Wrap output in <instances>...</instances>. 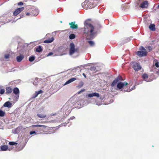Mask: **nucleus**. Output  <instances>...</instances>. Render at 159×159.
<instances>
[{
  "label": "nucleus",
  "mask_w": 159,
  "mask_h": 159,
  "mask_svg": "<svg viewBox=\"0 0 159 159\" xmlns=\"http://www.w3.org/2000/svg\"><path fill=\"white\" fill-rule=\"evenodd\" d=\"M84 33L87 34L86 37L87 39H93L95 36L96 32L94 30V27L90 23L88 20H86L84 23Z\"/></svg>",
  "instance_id": "f257e3e1"
},
{
  "label": "nucleus",
  "mask_w": 159,
  "mask_h": 159,
  "mask_svg": "<svg viewBox=\"0 0 159 159\" xmlns=\"http://www.w3.org/2000/svg\"><path fill=\"white\" fill-rule=\"evenodd\" d=\"M79 49L78 48H75L74 43H71L69 45V54L72 55L75 52H78Z\"/></svg>",
  "instance_id": "f03ea898"
},
{
  "label": "nucleus",
  "mask_w": 159,
  "mask_h": 159,
  "mask_svg": "<svg viewBox=\"0 0 159 159\" xmlns=\"http://www.w3.org/2000/svg\"><path fill=\"white\" fill-rule=\"evenodd\" d=\"M123 80L121 76H118L113 80L112 84H111V86L112 87H113L119 81H122Z\"/></svg>",
  "instance_id": "7ed1b4c3"
},
{
  "label": "nucleus",
  "mask_w": 159,
  "mask_h": 159,
  "mask_svg": "<svg viewBox=\"0 0 159 159\" xmlns=\"http://www.w3.org/2000/svg\"><path fill=\"white\" fill-rule=\"evenodd\" d=\"M133 65V68L135 71H138L141 69V67L140 65L137 62H133L132 63Z\"/></svg>",
  "instance_id": "20e7f679"
},
{
  "label": "nucleus",
  "mask_w": 159,
  "mask_h": 159,
  "mask_svg": "<svg viewBox=\"0 0 159 159\" xmlns=\"http://www.w3.org/2000/svg\"><path fill=\"white\" fill-rule=\"evenodd\" d=\"M148 1H144L141 2L139 6V7L142 8H147L148 7Z\"/></svg>",
  "instance_id": "39448f33"
},
{
  "label": "nucleus",
  "mask_w": 159,
  "mask_h": 159,
  "mask_svg": "<svg viewBox=\"0 0 159 159\" xmlns=\"http://www.w3.org/2000/svg\"><path fill=\"white\" fill-rule=\"evenodd\" d=\"M128 84V83L125 82L123 83L121 82H118L117 85V88L120 89L123 88L125 86H126Z\"/></svg>",
  "instance_id": "423d86ee"
},
{
  "label": "nucleus",
  "mask_w": 159,
  "mask_h": 159,
  "mask_svg": "<svg viewBox=\"0 0 159 159\" xmlns=\"http://www.w3.org/2000/svg\"><path fill=\"white\" fill-rule=\"evenodd\" d=\"M136 54L139 57H142L147 56L148 52L146 51H138L136 52Z\"/></svg>",
  "instance_id": "0eeeda50"
},
{
  "label": "nucleus",
  "mask_w": 159,
  "mask_h": 159,
  "mask_svg": "<svg viewBox=\"0 0 159 159\" xmlns=\"http://www.w3.org/2000/svg\"><path fill=\"white\" fill-rule=\"evenodd\" d=\"M24 7H22L16 9L13 12V15L16 16L24 10Z\"/></svg>",
  "instance_id": "6e6552de"
},
{
  "label": "nucleus",
  "mask_w": 159,
  "mask_h": 159,
  "mask_svg": "<svg viewBox=\"0 0 159 159\" xmlns=\"http://www.w3.org/2000/svg\"><path fill=\"white\" fill-rule=\"evenodd\" d=\"M75 22H73L69 23L70 27L72 29H77L78 28V25L77 24H75Z\"/></svg>",
  "instance_id": "1a4fd4ad"
},
{
  "label": "nucleus",
  "mask_w": 159,
  "mask_h": 159,
  "mask_svg": "<svg viewBox=\"0 0 159 159\" xmlns=\"http://www.w3.org/2000/svg\"><path fill=\"white\" fill-rule=\"evenodd\" d=\"M36 10L35 9L33 10L32 11H30V12H25L26 16H29L30 15H31V16H36L37 15V14H34V12L36 11Z\"/></svg>",
  "instance_id": "9d476101"
},
{
  "label": "nucleus",
  "mask_w": 159,
  "mask_h": 159,
  "mask_svg": "<svg viewBox=\"0 0 159 159\" xmlns=\"http://www.w3.org/2000/svg\"><path fill=\"white\" fill-rule=\"evenodd\" d=\"M12 106V103L9 102V101H8L6 102L3 105V106L4 107H7L8 108H10Z\"/></svg>",
  "instance_id": "9b49d317"
},
{
  "label": "nucleus",
  "mask_w": 159,
  "mask_h": 159,
  "mask_svg": "<svg viewBox=\"0 0 159 159\" xmlns=\"http://www.w3.org/2000/svg\"><path fill=\"white\" fill-rule=\"evenodd\" d=\"M6 94H8L11 93L13 91V89L10 87H7L6 88Z\"/></svg>",
  "instance_id": "f8f14e48"
},
{
  "label": "nucleus",
  "mask_w": 159,
  "mask_h": 159,
  "mask_svg": "<svg viewBox=\"0 0 159 159\" xmlns=\"http://www.w3.org/2000/svg\"><path fill=\"white\" fill-rule=\"evenodd\" d=\"M24 56L20 55L19 56H18L16 57V60L18 62H20L24 58Z\"/></svg>",
  "instance_id": "ddd939ff"
},
{
  "label": "nucleus",
  "mask_w": 159,
  "mask_h": 159,
  "mask_svg": "<svg viewBox=\"0 0 159 159\" xmlns=\"http://www.w3.org/2000/svg\"><path fill=\"white\" fill-rule=\"evenodd\" d=\"M76 80V78H72L68 80L67 81L65 84V85L67 84Z\"/></svg>",
  "instance_id": "4468645a"
},
{
  "label": "nucleus",
  "mask_w": 159,
  "mask_h": 159,
  "mask_svg": "<svg viewBox=\"0 0 159 159\" xmlns=\"http://www.w3.org/2000/svg\"><path fill=\"white\" fill-rule=\"evenodd\" d=\"M32 126L33 128L35 127H42L43 129H45L47 128L46 126L40 125H32Z\"/></svg>",
  "instance_id": "2eb2a0df"
},
{
  "label": "nucleus",
  "mask_w": 159,
  "mask_h": 159,
  "mask_svg": "<svg viewBox=\"0 0 159 159\" xmlns=\"http://www.w3.org/2000/svg\"><path fill=\"white\" fill-rule=\"evenodd\" d=\"M54 39L53 37H52L51 39H48V40H46L44 41V42L45 43H52L54 40Z\"/></svg>",
  "instance_id": "dca6fc26"
},
{
  "label": "nucleus",
  "mask_w": 159,
  "mask_h": 159,
  "mask_svg": "<svg viewBox=\"0 0 159 159\" xmlns=\"http://www.w3.org/2000/svg\"><path fill=\"white\" fill-rule=\"evenodd\" d=\"M155 25L153 24H151L149 27V29L152 31H154L155 30Z\"/></svg>",
  "instance_id": "f3484780"
},
{
  "label": "nucleus",
  "mask_w": 159,
  "mask_h": 159,
  "mask_svg": "<svg viewBox=\"0 0 159 159\" xmlns=\"http://www.w3.org/2000/svg\"><path fill=\"white\" fill-rule=\"evenodd\" d=\"M43 49L42 47L41 46H39L37 47L36 49V52H40L43 51Z\"/></svg>",
  "instance_id": "a211bd4d"
},
{
  "label": "nucleus",
  "mask_w": 159,
  "mask_h": 159,
  "mask_svg": "<svg viewBox=\"0 0 159 159\" xmlns=\"http://www.w3.org/2000/svg\"><path fill=\"white\" fill-rule=\"evenodd\" d=\"M13 93L16 95L19 94V90L17 88H15L13 89Z\"/></svg>",
  "instance_id": "6ab92c4d"
},
{
  "label": "nucleus",
  "mask_w": 159,
  "mask_h": 159,
  "mask_svg": "<svg viewBox=\"0 0 159 159\" xmlns=\"http://www.w3.org/2000/svg\"><path fill=\"white\" fill-rule=\"evenodd\" d=\"M37 116L40 118H44L46 117V115L44 113L38 114Z\"/></svg>",
  "instance_id": "aec40b11"
},
{
  "label": "nucleus",
  "mask_w": 159,
  "mask_h": 159,
  "mask_svg": "<svg viewBox=\"0 0 159 159\" xmlns=\"http://www.w3.org/2000/svg\"><path fill=\"white\" fill-rule=\"evenodd\" d=\"M8 148L7 145H3L1 147V149L2 151H6Z\"/></svg>",
  "instance_id": "412c9836"
},
{
  "label": "nucleus",
  "mask_w": 159,
  "mask_h": 159,
  "mask_svg": "<svg viewBox=\"0 0 159 159\" xmlns=\"http://www.w3.org/2000/svg\"><path fill=\"white\" fill-rule=\"evenodd\" d=\"M142 2V0H136L135 2V5L136 6H139Z\"/></svg>",
  "instance_id": "4be33fe9"
},
{
  "label": "nucleus",
  "mask_w": 159,
  "mask_h": 159,
  "mask_svg": "<svg viewBox=\"0 0 159 159\" xmlns=\"http://www.w3.org/2000/svg\"><path fill=\"white\" fill-rule=\"evenodd\" d=\"M75 35L74 34H71L69 36V38L70 39H75Z\"/></svg>",
  "instance_id": "5701e85b"
},
{
  "label": "nucleus",
  "mask_w": 159,
  "mask_h": 159,
  "mask_svg": "<svg viewBox=\"0 0 159 159\" xmlns=\"http://www.w3.org/2000/svg\"><path fill=\"white\" fill-rule=\"evenodd\" d=\"M142 78L145 80H146V79H147L148 77V74H146V73H144V74H143V75H142Z\"/></svg>",
  "instance_id": "b1692460"
},
{
  "label": "nucleus",
  "mask_w": 159,
  "mask_h": 159,
  "mask_svg": "<svg viewBox=\"0 0 159 159\" xmlns=\"http://www.w3.org/2000/svg\"><path fill=\"white\" fill-rule=\"evenodd\" d=\"M5 93V90L3 89H2V87H0V93L1 94H3Z\"/></svg>",
  "instance_id": "393cba45"
},
{
  "label": "nucleus",
  "mask_w": 159,
  "mask_h": 159,
  "mask_svg": "<svg viewBox=\"0 0 159 159\" xmlns=\"http://www.w3.org/2000/svg\"><path fill=\"white\" fill-rule=\"evenodd\" d=\"M35 59V57L34 56L30 57L29 58V61L30 62L33 61Z\"/></svg>",
  "instance_id": "a878e982"
},
{
  "label": "nucleus",
  "mask_w": 159,
  "mask_h": 159,
  "mask_svg": "<svg viewBox=\"0 0 159 159\" xmlns=\"http://www.w3.org/2000/svg\"><path fill=\"white\" fill-rule=\"evenodd\" d=\"M93 97L95 96L97 97H100L99 94L96 92L93 93Z\"/></svg>",
  "instance_id": "bb28decb"
},
{
  "label": "nucleus",
  "mask_w": 159,
  "mask_h": 159,
  "mask_svg": "<svg viewBox=\"0 0 159 159\" xmlns=\"http://www.w3.org/2000/svg\"><path fill=\"white\" fill-rule=\"evenodd\" d=\"M5 114V112L1 110H0V116H3Z\"/></svg>",
  "instance_id": "cd10ccee"
},
{
  "label": "nucleus",
  "mask_w": 159,
  "mask_h": 159,
  "mask_svg": "<svg viewBox=\"0 0 159 159\" xmlns=\"http://www.w3.org/2000/svg\"><path fill=\"white\" fill-rule=\"evenodd\" d=\"M83 85H84L83 82L81 81V82H80V84L79 85H78V86H77V87L78 88H80L83 87Z\"/></svg>",
  "instance_id": "c85d7f7f"
},
{
  "label": "nucleus",
  "mask_w": 159,
  "mask_h": 159,
  "mask_svg": "<svg viewBox=\"0 0 159 159\" xmlns=\"http://www.w3.org/2000/svg\"><path fill=\"white\" fill-rule=\"evenodd\" d=\"M88 42L89 43L90 45L91 46H93L94 45V43L93 41H88Z\"/></svg>",
  "instance_id": "c756f323"
},
{
  "label": "nucleus",
  "mask_w": 159,
  "mask_h": 159,
  "mask_svg": "<svg viewBox=\"0 0 159 159\" xmlns=\"http://www.w3.org/2000/svg\"><path fill=\"white\" fill-rule=\"evenodd\" d=\"M145 48L148 49V52H150L152 49L151 47L150 46H147L145 47Z\"/></svg>",
  "instance_id": "7c9ffc66"
},
{
  "label": "nucleus",
  "mask_w": 159,
  "mask_h": 159,
  "mask_svg": "<svg viewBox=\"0 0 159 159\" xmlns=\"http://www.w3.org/2000/svg\"><path fill=\"white\" fill-rule=\"evenodd\" d=\"M9 144L10 145H16L17 144V143L15 142H10L9 143Z\"/></svg>",
  "instance_id": "2f4dec72"
},
{
  "label": "nucleus",
  "mask_w": 159,
  "mask_h": 159,
  "mask_svg": "<svg viewBox=\"0 0 159 159\" xmlns=\"http://www.w3.org/2000/svg\"><path fill=\"white\" fill-rule=\"evenodd\" d=\"M39 95L37 92V91L35 92V93L34 94L33 98H35L36 97Z\"/></svg>",
  "instance_id": "473e14b6"
},
{
  "label": "nucleus",
  "mask_w": 159,
  "mask_h": 159,
  "mask_svg": "<svg viewBox=\"0 0 159 159\" xmlns=\"http://www.w3.org/2000/svg\"><path fill=\"white\" fill-rule=\"evenodd\" d=\"M96 68L94 66H92L90 68V70L92 71H95L96 70Z\"/></svg>",
  "instance_id": "72a5a7b5"
},
{
  "label": "nucleus",
  "mask_w": 159,
  "mask_h": 159,
  "mask_svg": "<svg viewBox=\"0 0 159 159\" xmlns=\"http://www.w3.org/2000/svg\"><path fill=\"white\" fill-rule=\"evenodd\" d=\"M155 66L157 67L158 68L159 67V63L157 61L155 63Z\"/></svg>",
  "instance_id": "f704fd0d"
},
{
  "label": "nucleus",
  "mask_w": 159,
  "mask_h": 159,
  "mask_svg": "<svg viewBox=\"0 0 159 159\" xmlns=\"http://www.w3.org/2000/svg\"><path fill=\"white\" fill-rule=\"evenodd\" d=\"M141 51H146V50L143 46H141L139 49Z\"/></svg>",
  "instance_id": "c9c22d12"
},
{
  "label": "nucleus",
  "mask_w": 159,
  "mask_h": 159,
  "mask_svg": "<svg viewBox=\"0 0 159 159\" xmlns=\"http://www.w3.org/2000/svg\"><path fill=\"white\" fill-rule=\"evenodd\" d=\"M9 57L10 55L8 54H5L4 56V57L6 59L9 58Z\"/></svg>",
  "instance_id": "e433bc0d"
},
{
  "label": "nucleus",
  "mask_w": 159,
  "mask_h": 159,
  "mask_svg": "<svg viewBox=\"0 0 159 159\" xmlns=\"http://www.w3.org/2000/svg\"><path fill=\"white\" fill-rule=\"evenodd\" d=\"M87 96L89 98H92L93 97V93L88 94L87 95Z\"/></svg>",
  "instance_id": "4c0bfd02"
},
{
  "label": "nucleus",
  "mask_w": 159,
  "mask_h": 159,
  "mask_svg": "<svg viewBox=\"0 0 159 159\" xmlns=\"http://www.w3.org/2000/svg\"><path fill=\"white\" fill-rule=\"evenodd\" d=\"M85 89H82L80 91H79V92H78V94H80L82 92H84V91H85Z\"/></svg>",
  "instance_id": "58836bf2"
},
{
  "label": "nucleus",
  "mask_w": 159,
  "mask_h": 159,
  "mask_svg": "<svg viewBox=\"0 0 159 159\" xmlns=\"http://www.w3.org/2000/svg\"><path fill=\"white\" fill-rule=\"evenodd\" d=\"M37 93L39 94L40 93H43V91L42 90H40L38 91H37Z\"/></svg>",
  "instance_id": "ea45409f"
},
{
  "label": "nucleus",
  "mask_w": 159,
  "mask_h": 159,
  "mask_svg": "<svg viewBox=\"0 0 159 159\" xmlns=\"http://www.w3.org/2000/svg\"><path fill=\"white\" fill-rule=\"evenodd\" d=\"M36 134V132L34 131H30V134L31 135L32 134Z\"/></svg>",
  "instance_id": "a19ab883"
},
{
  "label": "nucleus",
  "mask_w": 159,
  "mask_h": 159,
  "mask_svg": "<svg viewBox=\"0 0 159 159\" xmlns=\"http://www.w3.org/2000/svg\"><path fill=\"white\" fill-rule=\"evenodd\" d=\"M23 3L22 2H20L18 3V5H23Z\"/></svg>",
  "instance_id": "79ce46f5"
},
{
  "label": "nucleus",
  "mask_w": 159,
  "mask_h": 159,
  "mask_svg": "<svg viewBox=\"0 0 159 159\" xmlns=\"http://www.w3.org/2000/svg\"><path fill=\"white\" fill-rule=\"evenodd\" d=\"M53 53L52 52H50L48 53V54L47 55L48 56H51L52 55Z\"/></svg>",
  "instance_id": "37998d69"
},
{
  "label": "nucleus",
  "mask_w": 159,
  "mask_h": 159,
  "mask_svg": "<svg viewBox=\"0 0 159 159\" xmlns=\"http://www.w3.org/2000/svg\"><path fill=\"white\" fill-rule=\"evenodd\" d=\"M24 14H22L20 16V18H21L22 17H24Z\"/></svg>",
  "instance_id": "c03bdc74"
},
{
  "label": "nucleus",
  "mask_w": 159,
  "mask_h": 159,
  "mask_svg": "<svg viewBox=\"0 0 159 159\" xmlns=\"http://www.w3.org/2000/svg\"><path fill=\"white\" fill-rule=\"evenodd\" d=\"M75 118L74 116H72L70 118V120H73Z\"/></svg>",
  "instance_id": "a18cd8bd"
},
{
  "label": "nucleus",
  "mask_w": 159,
  "mask_h": 159,
  "mask_svg": "<svg viewBox=\"0 0 159 159\" xmlns=\"http://www.w3.org/2000/svg\"><path fill=\"white\" fill-rule=\"evenodd\" d=\"M83 75L84 76V77H85V78H86V75L84 73H83Z\"/></svg>",
  "instance_id": "49530a36"
},
{
  "label": "nucleus",
  "mask_w": 159,
  "mask_h": 159,
  "mask_svg": "<svg viewBox=\"0 0 159 159\" xmlns=\"http://www.w3.org/2000/svg\"><path fill=\"white\" fill-rule=\"evenodd\" d=\"M157 74H159V71H157Z\"/></svg>",
  "instance_id": "de8ad7c7"
},
{
  "label": "nucleus",
  "mask_w": 159,
  "mask_h": 159,
  "mask_svg": "<svg viewBox=\"0 0 159 159\" xmlns=\"http://www.w3.org/2000/svg\"><path fill=\"white\" fill-rule=\"evenodd\" d=\"M158 8L159 9V4L158 5Z\"/></svg>",
  "instance_id": "09e8293b"
}]
</instances>
